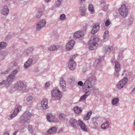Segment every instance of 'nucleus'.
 Returning <instances> with one entry per match:
<instances>
[{"mask_svg":"<svg viewBox=\"0 0 135 135\" xmlns=\"http://www.w3.org/2000/svg\"><path fill=\"white\" fill-rule=\"evenodd\" d=\"M17 65V63L15 62H14L13 63H11L10 64V65L12 67L16 66Z\"/></svg>","mask_w":135,"mask_h":135,"instance_id":"obj_51","label":"nucleus"},{"mask_svg":"<svg viewBox=\"0 0 135 135\" xmlns=\"http://www.w3.org/2000/svg\"><path fill=\"white\" fill-rule=\"evenodd\" d=\"M47 119L50 122H55V117L51 114L47 115Z\"/></svg>","mask_w":135,"mask_h":135,"instance_id":"obj_25","label":"nucleus"},{"mask_svg":"<svg viewBox=\"0 0 135 135\" xmlns=\"http://www.w3.org/2000/svg\"><path fill=\"white\" fill-rule=\"evenodd\" d=\"M75 41L73 40H71L66 44V48L68 51L71 50L74 45Z\"/></svg>","mask_w":135,"mask_h":135,"instance_id":"obj_10","label":"nucleus"},{"mask_svg":"<svg viewBox=\"0 0 135 135\" xmlns=\"http://www.w3.org/2000/svg\"><path fill=\"white\" fill-rule=\"evenodd\" d=\"M124 74H125L127 76H128L131 74V72H129L127 70H124L123 73L122 74V75L123 76Z\"/></svg>","mask_w":135,"mask_h":135,"instance_id":"obj_39","label":"nucleus"},{"mask_svg":"<svg viewBox=\"0 0 135 135\" xmlns=\"http://www.w3.org/2000/svg\"><path fill=\"white\" fill-rule=\"evenodd\" d=\"M65 115L63 114H60L59 115V118L60 120H63L65 119Z\"/></svg>","mask_w":135,"mask_h":135,"instance_id":"obj_44","label":"nucleus"},{"mask_svg":"<svg viewBox=\"0 0 135 135\" xmlns=\"http://www.w3.org/2000/svg\"><path fill=\"white\" fill-rule=\"evenodd\" d=\"M120 71H115L114 72V76L116 78L118 77L119 75V72Z\"/></svg>","mask_w":135,"mask_h":135,"instance_id":"obj_48","label":"nucleus"},{"mask_svg":"<svg viewBox=\"0 0 135 135\" xmlns=\"http://www.w3.org/2000/svg\"><path fill=\"white\" fill-rule=\"evenodd\" d=\"M51 0H45V1L46 2H49L51 1Z\"/></svg>","mask_w":135,"mask_h":135,"instance_id":"obj_64","label":"nucleus"},{"mask_svg":"<svg viewBox=\"0 0 135 135\" xmlns=\"http://www.w3.org/2000/svg\"><path fill=\"white\" fill-rule=\"evenodd\" d=\"M101 59H96L94 63L93 66L95 67L98 66L100 64Z\"/></svg>","mask_w":135,"mask_h":135,"instance_id":"obj_33","label":"nucleus"},{"mask_svg":"<svg viewBox=\"0 0 135 135\" xmlns=\"http://www.w3.org/2000/svg\"><path fill=\"white\" fill-rule=\"evenodd\" d=\"M98 124L97 122L92 123L91 122L90 124H89V126L92 128L95 129H98Z\"/></svg>","mask_w":135,"mask_h":135,"instance_id":"obj_30","label":"nucleus"},{"mask_svg":"<svg viewBox=\"0 0 135 135\" xmlns=\"http://www.w3.org/2000/svg\"><path fill=\"white\" fill-rule=\"evenodd\" d=\"M3 84H5V86L6 87L8 86H7V85L6 84V80H3L0 83V85H2Z\"/></svg>","mask_w":135,"mask_h":135,"instance_id":"obj_50","label":"nucleus"},{"mask_svg":"<svg viewBox=\"0 0 135 135\" xmlns=\"http://www.w3.org/2000/svg\"><path fill=\"white\" fill-rule=\"evenodd\" d=\"M33 99V97L31 96H28L26 97V100L28 102H31Z\"/></svg>","mask_w":135,"mask_h":135,"instance_id":"obj_36","label":"nucleus"},{"mask_svg":"<svg viewBox=\"0 0 135 135\" xmlns=\"http://www.w3.org/2000/svg\"><path fill=\"white\" fill-rule=\"evenodd\" d=\"M33 115L30 112H25L20 117L19 121L20 123L24 124L28 123L30 120L31 117Z\"/></svg>","mask_w":135,"mask_h":135,"instance_id":"obj_2","label":"nucleus"},{"mask_svg":"<svg viewBox=\"0 0 135 135\" xmlns=\"http://www.w3.org/2000/svg\"><path fill=\"white\" fill-rule=\"evenodd\" d=\"M34 50L33 47H30L26 49L25 52L28 55L29 54L32 53Z\"/></svg>","mask_w":135,"mask_h":135,"instance_id":"obj_28","label":"nucleus"},{"mask_svg":"<svg viewBox=\"0 0 135 135\" xmlns=\"http://www.w3.org/2000/svg\"><path fill=\"white\" fill-rule=\"evenodd\" d=\"M97 80L94 74H90L86 77V80L84 83L81 81H79L78 83V85L81 86L84 85L86 88L89 89L95 85Z\"/></svg>","mask_w":135,"mask_h":135,"instance_id":"obj_1","label":"nucleus"},{"mask_svg":"<svg viewBox=\"0 0 135 135\" xmlns=\"http://www.w3.org/2000/svg\"><path fill=\"white\" fill-rule=\"evenodd\" d=\"M48 101L47 99L46 98L43 99L41 101V106L43 109H46L49 108Z\"/></svg>","mask_w":135,"mask_h":135,"instance_id":"obj_16","label":"nucleus"},{"mask_svg":"<svg viewBox=\"0 0 135 135\" xmlns=\"http://www.w3.org/2000/svg\"><path fill=\"white\" fill-rule=\"evenodd\" d=\"M60 48L58 45H54L51 46L49 47L48 50L50 51H53L59 49Z\"/></svg>","mask_w":135,"mask_h":135,"instance_id":"obj_31","label":"nucleus"},{"mask_svg":"<svg viewBox=\"0 0 135 135\" xmlns=\"http://www.w3.org/2000/svg\"><path fill=\"white\" fill-rule=\"evenodd\" d=\"M18 70H14L11 74L14 76H15V75L16 74L18 73Z\"/></svg>","mask_w":135,"mask_h":135,"instance_id":"obj_49","label":"nucleus"},{"mask_svg":"<svg viewBox=\"0 0 135 135\" xmlns=\"http://www.w3.org/2000/svg\"><path fill=\"white\" fill-rule=\"evenodd\" d=\"M79 12L81 15L82 16H85L86 14V9L84 7H81L79 8Z\"/></svg>","mask_w":135,"mask_h":135,"instance_id":"obj_24","label":"nucleus"},{"mask_svg":"<svg viewBox=\"0 0 135 135\" xmlns=\"http://www.w3.org/2000/svg\"><path fill=\"white\" fill-rule=\"evenodd\" d=\"M35 71L36 72H37L39 71V69L38 68H36L35 69Z\"/></svg>","mask_w":135,"mask_h":135,"instance_id":"obj_62","label":"nucleus"},{"mask_svg":"<svg viewBox=\"0 0 135 135\" xmlns=\"http://www.w3.org/2000/svg\"><path fill=\"white\" fill-rule=\"evenodd\" d=\"M93 28L91 30V32L92 34H94L96 33L99 30L100 26L98 23H94L93 25Z\"/></svg>","mask_w":135,"mask_h":135,"instance_id":"obj_14","label":"nucleus"},{"mask_svg":"<svg viewBox=\"0 0 135 135\" xmlns=\"http://www.w3.org/2000/svg\"><path fill=\"white\" fill-rule=\"evenodd\" d=\"M92 112L91 111H90V112H89L88 113L86 116H88L90 118V117L92 114Z\"/></svg>","mask_w":135,"mask_h":135,"instance_id":"obj_54","label":"nucleus"},{"mask_svg":"<svg viewBox=\"0 0 135 135\" xmlns=\"http://www.w3.org/2000/svg\"><path fill=\"white\" fill-rule=\"evenodd\" d=\"M100 40L99 38H95L91 39L89 41L88 44L89 49L92 50L96 49L98 44L97 42Z\"/></svg>","mask_w":135,"mask_h":135,"instance_id":"obj_5","label":"nucleus"},{"mask_svg":"<svg viewBox=\"0 0 135 135\" xmlns=\"http://www.w3.org/2000/svg\"><path fill=\"white\" fill-rule=\"evenodd\" d=\"M59 83L60 86L62 88V90L64 91H66V83L64 78L61 77L60 78Z\"/></svg>","mask_w":135,"mask_h":135,"instance_id":"obj_9","label":"nucleus"},{"mask_svg":"<svg viewBox=\"0 0 135 135\" xmlns=\"http://www.w3.org/2000/svg\"><path fill=\"white\" fill-rule=\"evenodd\" d=\"M52 96L56 97L57 100H60L62 95L61 93L57 88H54L51 91Z\"/></svg>","mask_w":135,"mask_h":135,"instance_id":"obj_6","label":"nucleus"},{"mask_svg":"<svg viewBox=\"0 0 135 135\" xmlns=\"http://www.w3.org/2000/svg\"><path fill=\"white\" fill-rule=\"evenodd\" d=\"M75 55H73L71 56V59H73H73H74L75 58Z\"/></svg>","mask_w":135,"mask_h":135,"instance_id":"obj_58","label":"nucleus"},{"mask_svg":"<svg viewBox=\"0 0 135 135\" xmlns=\"http://www.w3.org/2000/svg\"><path fill=\"white\" fill-rule=\"evenodd\" d=\"M18 132V130L16 131L13 133L12 135H16Z\"/></svg>","mask_w":135,"mask_h":135,"instance_id":"obj_59","label":"nucleus"},{"mask_svg":"<svg viewBox=\"0 0 135 135\" xmlns=\"http://www.w3.org/2000/svg\"><path fill=\"white\" fill-rule=\"evenodd\" d=\"M84 36L83 32L82 31H77L74 35V37L76 38L82 37Z\"/></svg>","mask_w":135,"mask_h":135,"instance_id":"obj_20","label":"nucleus"},{"mask_svg":"<svg viewBox=\"0 0 135 135\" xmlns=\"http://www.w3.org/2000/svg\"><path fill=\"white\" fill-rule=\"evenodd\" d=\"M109 32L108 30H106L105 31L103 35L104 38L105 40H107L109 37Z\"/></svg>","mask_w":135,"mask_h":135,"instance_id":"obj_37","label":"nucleus"},{"mask_svg":"<svg viewBox=\"0 0 135 135\" xmlns=\"http://www.w3.org/2000/svg\"><path fill=\"white\" fill-rule=\"evenodd\" d=\"M46 23V21L44 19H42L38 22L36 25V31H37L40 30L45 26Z\"/></svg>","mask_w":135,"mask_h":135,"instance_id":"obj_8","label":"nucleus"},{"mask_svg":"<svg viewBox=\"0 0 135 135\" xmlns=\"http://www.w3.org/2000/svg\"><path fill=\"white\" fill-rule=\"evenodd\" d=\"M128 81V79L127 78H124L122 80H120L118 83L117 87L119 89L122 88L126 84Z\"/></svg>","mask_w":135,"mask_h":135,"instance_id":"obj_7","label":"nucleus"},{"mask_svg":"<svg viewBox=\"0 0 135 135\" xmlns=\"http://www.w3.org/2000/svg\"><path fill=\"white\" fill-rule=\"evenodd\" d=\"M104 49L106 52H110L113 50V47L112 46H106L104 47Z\"/></svg>","mask_w":135,"mask_h":135,"instance_id":"obj_29","label":"nucleus"},{"mask_svg":"<svg viewBox=\"0 0 135 135\" xmlns=\"http://www.w3.org/2000/svg\"><path fill=\"white\" fill-rule=\"evenodd\" d=\"M57 128L55 126L53 127L50 128L47 131L49 134H53L55 133L57 131Z\"/></svg>","mask_w":135,"mask_h":135,"instance_id":"obj_22","label":"nucleus"},{"mask_svg":"<svg viewBox=\"0 0 135 135\" xmlns=\"http://www.w3.org/2000/svg\"><path fill=\"white\" fill-rule=\"evenodd\" d=\"M114 68L115 71H120V70L121 68L120 64L117 61H116L115 62Z\"/></svg>","mask_w":135,"mask_h":135,"instance_id":"obj_26","label":"nucleus"},{"mask_svg":"<svg viewBox=\"0 0 135 135\" xmlns=\"http://www.w3.org/2000/svg\"><path fill=\"white\" fill-rule=\"evenodd\" d=\"M15 78V76H14L11 74L8 76L7 79L6 80L7 86H9L11 84Z\"/></svg>","mask_w":135,"mask_h":135,"instance_id":"obj_15","label":"nucleus"},{"mask_svg":"<svg viewBox=\"0 0 135 135\" xmlns=\"http://www.w3.org/2000/svg\"><path fill=\"white\" fill-rule=\"evenodd\" d=\"M8 73V70H6L4 71H3L1 73L2 74H6Z\"/></svg>","mask_w":135,"mask_h":135,"instance_id":"obj_56","label":"nucleus"},{"mask_svg":"<svg viewBox=\"0 0 135 135\" xmlns=\"http://www.w3.org/2000/svg\"><path fill=\"white\" fill-rule=\"evenodd\" d=\"M134 20L132 17H130L127 20V23L128 25H131L133 23Z\"/></svg>","mask_w":135,"mask_h":135,"instance_id":"obj_38","label":"nucleus"},{"mask_svg":"<svg viewBox=\"0 0 135 135\" xmlns=\"http://www.w3.org/2000/svg\"><path fill=\"white\" fill-rule=\"evenodd\" d=\"M1 13L2 15H7L9 13V10L8 6L7 5L4 6L2 8Z\"/></svg>","mask_w":135,"mask_h":135,"instance_id":"obj_18","label":"nucleus"},{"mask_svg":"<svg viewBox=\"0 0 135 135\" xmlns=\"http://www.w3.org/2000/svg\"><path fill=\"white\" fill-rule=\"evenodd\" d=\"M78 122L79 125L81 129L85 131H87V129L86 127V126L85 124L80 120H79Z\"/></svg>","mask_w":135,"mask_h":135,"instance_id":"obj_21","label":"nucleus"},{"mask_svg":"<svg viewBox=\"0 0 135 135\" xmlns=\"http://www.w3.org/2000/svg\"><path fill=\"white\" fill-rule=\"evenodd\" d=\"M125 49H121L120 51L121 52H123L124 50Z\"/></svg>","mask_w":135,"mask_h":135,"instance_id":"obj_63","label":"nucleus"},{"mask_svg":"<svg viewBox=\"0 0 135 135\" xmlns=\"http://www.w3.org/2000/svg\"><path fill=\"white\" fill-rule=\"evenodd\" d=\"M73 109L75 113L76 114H79L80 113H81L82 111V110L81 109L79 108L78 106H75L73 108Z\"/></svg>","mask_w":135,"mask_h":135,"instance_id":"obj_27","label":"nucleus"},{"mask_svg":"<svg viewBox=\"0 0 135 135\" xmlns=\"http://www.w3.org/2000/svg\"><path fill=\"white\" fill-rule=\"evenodd\" d=\"M66 16L64 14H62L60 15V19L61 20H63L65 19Z\"/></svg>","mask_w":135,"mask_h":135,"instance_id":"obj_46","label":"nucleus"},{"mask_svg":"<svg viewBox=\"0 0 135 135\" xmlns=\"http://www.w3.org/2000/svg\"><path fill=\"white\" fill-rule=\"evenodd\" d=\"M14 88L19 90L22 92H26L27 90V86L26 82L21 81H18L14 84Z\"/></svg>","mask_w":135,"mask_h":135,"instance_id":"obj_3","label":"nucleus"},{"mask_svg":"<svg viewBox=\"0 0 135 135\" xmlns=\"http://www.w3.org/2000/svg\"><path fill=\"white\" fill-rule=\"evenodd\" d=\"M69 122L70 124L74 128H76L78 126L77 121L74 119L71 118L69 120Z\"/></svg>","mask_w":135,"mask_h":135,"instance_id":"obj_12","label":"nucleus"},{"mask_svg":"<svg viewBox=\"0 0 135 135\" xmlns=\"http://www.w3.org/2000/svg\"><path fill=\"white\" fill-rule=\"evenodd\" d=\"M90 91H85V94L80 97L79 100V102L83 101L85 100L90 95Z\"/></svg>","mask_w":135,"mask_h":135,"instance_id":"obj_19","label":"nucleus"},{"mask_svg":"<svg viewBox=\"0 0 135 135\" xmlns=\"http://www.w3.org/2000/svg\"><path fill=\"white\" fill-rule=\"evenodd\" d=\"M22 106H20L15 109L14 111L13 114H12L9 117V119H11L15 117L21 109Z\"/></svg>","mask_w":135,"mask_h":135,"instance_id":"obj_13","label":"nucleus"},{"mask_svg":"<svg viewBox=\"0 0 135 135\" xmlns=\"http://www.w3.org/2000/svg\"><path fill=\"white\" fill-rule=\"evenodd\" d=\"M119 101V99L118 98H115L112 100V104L113 105L116 104Z\"/></svg>","mask_w":135,"mask_h":135,"instance_id":"obj_35","label":"nucleus"},{"mask_svg":"<svg viewBox=\"0 0 135 135\" xmlns=\"http://www.w3.org/2000/svg\"><path fill=\"white\" fill-rule=\"evenodd\" d=\"M44 46L42 45H39L38 46V47L39 48H40V47H44Z\"/></svg>","mask_w":135,"mask_h":135,"instance_id":"obj_61","label":"nucleus"},{"mask_svg":"<svg viewBox=\"0 0 135 135\" xmlns=\"http://www.w3.org/2000/svg\"><path fill=\"white\" fill-rule=\"evenodd\" d=\"M98 119L97 117H95L91 119L92 123L97 122V121Z\"/></svg>","mask_w":135,"mask_h":135,"instance_id":"obj_47","label":"nucleus"},{"mask_svg":"<svg viewBox=\"0 0 135 135\" xmlns=\"http://www.w3.org/2000/svg\"><path fill=\"white\" fill-rule=\"evenodd\" d=\"M50 86V83L49 82H47L45 85V87L46 88Z\"/></svg>","mask_w":135,"mask_h":135,"instance_id":"obj_53","label":"nucleus"},{"mask_svg":"<svg viewBox=\"0 0 135 135\" xmlns=\"http://www.w3.org/2000/svg\"><path fill=\"white\" fill-rule=\"evenodd\" d=\"M42 15V12H41L38 11L36 14V16L37 18H40Z\"/></svg>","mask_w":135,"mask_h":135,"instance_id":"obj_43","label":"nucleus"},{"mask_svg":"<svg viewBox=\"0 0 135 135\" xmlns=\"http://www.w3.org/2000/svg\"><path fill=\"white\" fill-rule=\"evenodd\" d=\"M61 2L57 1L55 3L54 6V7H59L60 6V5H61Z\"/></svg>","mask_w":135,"mask_h":135,"instance_id":"obj_42","label":"nucleus"},{"mask_svg":"<svg viewBox=\"0 0 135 135\" xmlns=\"http://www.w3.org/2000/svg\"><path fill=\"white\" fill-rule=\"evenodd\" d=\"M110 24V22L109 20H107L105 22V25L107 26H108Z\"/></svg>","mask_w":135,"mask_h":135,"instance_id":"obj_52","label":"nucleus"},{"mask_svg":"<svg viewBox=\"0 0 135 135\" xmlns=\"http://www.w3.org/2000/svg\"><path fill=\"white\" fill-rule=\"evenodd\" d=\"M110 124L108 121H106L101 126V128L102 129H106L109 127Z\"/></svg>","mask_w":135,"mask_h":135,"instance_id":"obj_23","label":"nucleus"},{"mask_svg":"<svg viewBox=\"0 0 135 135\" xmlns=\"http://www.w3.org/2000/svg\"><path fill=\"white\" fill-rule=\"evenodd\" d=\"M93 91L94 92V93L95 94H98L99 92V91L98 89L95 87H94L93 88Z\"/></svg>","mask_w":135,"mask_h":135,"instance_id":"obj_45","label":"nucleus"},{"mask_svg":"<svg viewBox=\"0 0 135 135\" xmlns=\"http://www.w3.org/2000/svg\"><path fill=\"white\" fill-rule=\"evenodd\" d=\"M90 119V118L88 116H86L84 117V119L85 120H89Z\"/></svg>","mask_w":135,"mask_h":135,"instance_id":"obj_55","label":"nucleus"},{"mask_svg":"<svg viewBox=\"0 0 135 135\" xmlns=\"http://www.w3.org/2000/svg\"><path fill=\"white\" fill-rule=\"evenodd\" d=\"M7 46L6 43L4 42L0 43V49L2 50L4 48Z\"/></svg>","mask_w":135,"mask_h":135,"instance_id":"obj_40","label":"nucleus"},{"mask_svg":"<svg viewBox=\"0 0 135 135\" xmlns=\"http://www.w3.org/2000/svg\"><path fill=\"white\" fill-rule=\"evenodd\" d=\"M76 65L75 62L73 59H70L68 62V66L71 70H73L75 69Z\"/></svg>","mask_w":135,"mask_h":135,"instance_id":"obj_11","label":"nucleus"},{"mask_svg":"<svg viewBox=\"0 0 135 135\" xmlns=\"http://www.w3.org/2000/svg\"><path fill=\"white\" fill-rule=\"evenodd\" d=\"M28 128L29 132L31 134L33 133V130L32 126L31 125H29L28 126Z\"/></svg>","mask_w":135,"mask_h":135,"instance_id":"obj_41","label":"nucleus"},{"mask_svg":"<svg viewBox=\"0 0 135 135\" xmlns=\"http://www.w3.org/2000/svg\"><path fill=\"white\" fill-rule=\"evenodd\" d=\"M12 37V36H11V35H8L7 36V38L8 39H10Z\"/></svg>","mask_w":135,"mask_h":135,"instance_id":"obj_57","label":"nucleus"},{"mask_svg":"<svg viewBox=\"0 0 135 135\" xmlns=\"http://www.w3.org/2000/svg\"><path fill=\"white\" fill-rule=\"evenodd\" d=\"M102 9L104 11H106L108 9V5L105 3V2L103 1L102 2Z\"/></svg>","mask_w":135,"mask_h":135,"instance_id":"obj_32","label":"nucleus"},{"mask_svg":"<svg viewBox=\"0 0 135 135\" xmlns=\"http://www.w3.org/2000/svg\"><path fill=\"white\" fill-rule=\"evenodd\" d=\"M88 9L91 13L93 14L94 13V9L93 5L91 4H90L88 6Z\"/></svg>","mask_w":135,"mask_h":135,"instance_id":"obj_34","label":"nucleus"},{"mask_svg":"<svg viewBox=\"0 0 135 135\" xmlns=\"http://www.w3.org/2000/svg\"><path fill=\"white\" fill-rule=\"evenodd\" d=\"M118 11L119 15L123 18L126 17L128 14V8L125 4L121 5Z\"/></svg>","mask_w":135,"mask_h":135,"instance_id":"obj_4","label":"nucleus"},{"mask_svg":"<svg viewBox=\"0 0 135 135\" xmlns=\"http://www.w3.org/2000/svg\"><path fill=\"white\" fill-rule=\"evenodd\" d=\"M3 135H9V133L7 132H5Z\"/></svg>","mask_w":135,"mask_h":135,"instance_id":"obj_60","label":"nucleus"},{"mask_svg":"<svg viewBox=\"0 0 135 135\" xmlns=\"http://www.w3.org/2000/svg\"><path fill=\"white\" fill-rule=\"evenodd\" d=\"M34 57L33 56L28 59L24 65V68L26 69L28 68L32 64Z\"/></svg>","mask_w":135,"mask_h":135,"instance_id":"obj_17","label":"nucleus"}]
</instances>
